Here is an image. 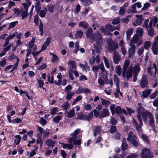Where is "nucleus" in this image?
Returning <instances> with one entry per match:
<instances>
[{
    "label": "nucleus",
    "mask_w": 158,
    "mask_h": 158,
    "mask_svg": "<svg viewBox=\"0 0 158 158\" xmlns=\"http://www.w3.org/2000/svg\"><path fill=\"white\" fill-rule=\"evenodd\" d=\"M151 89H146L142 92L143 96L144 98H146L151 93Z\"/></svg>",
    "instance_id": "obj_28"
},
{
    "label": "nucleus",
    "mask_w": 158,
    "mask_h": 158,
    "mask_svg": "<svg viewBox=\"0 0 158 158\" xmlns=\"http://www.w3.org/2000/svg\"><path fill=\"white\" fill-rule=\"evenodd\" d=\"M133 31L134 29L132 28H130L127 30L126 32V39L127 41L130 39L131 36L132 34Z\"/></svg>",
    "instance_id": "obj_20"
},
{
    "label": "nucleus",
    "mask_w": 158,
    "mask_h": 158,
    "mask_svg": "<svg viewBox=\"0 0 158 158\" xmlns=\"http://www.w3.org/2000/svg\"><path fill=\"white\" fill-rule=\"evenodd\" d=\"M61 119L60 116H57L54 118L53 121L56 123H58Z\"/></svg>",
    "instance_id": "obj_64"
},
{
    "label": "nucleus",
    "mask_w": 158,
    "mask_h": 158,
    "mask_svg": "<svg viewBox=\"0 0 158 158\" xmlns=\"http://www.w3.org/2000/svg\"><path fill=\"white\" fill-rule=\"evenodd\" d=\"M74 94V93L72 92H68L66 96V99L68 100H69L71 99L73 96Z\"/></svg>",
    "instance_id": "obj_49"
},
{
    "label": "nucleus",
    "mask_w": 158,
    "mask_h": 158,
    "mask_svg": "<svg viewBox=\"0 0 158 158\" xmlns=\"http://www.w3.org/2000/svg\"><path fill=\"white\" fill-rule=\"evenodd\" d=\"M92 32V28H89L86 32V36L87 37H90L91 40L94 43L95 48L97 51V52H99V50L101 48V45L102 44L101 35L100 33L97 32L93 34L91 36Z\"/></svg>",
    "instance_id": "obj_3"
},
{
    "label": "nucleus",
    "mask_w": 158,
    "mask_h": 158,
    "mask_svg": "<svg viewBox=\"0 0 158 158\" xmlns=\"http://www.w3.org/2000/svg\"><path fill=\"white\" fill-rule=\"evenodd\" d=\"M28 9H24L23 8L22 10V12L21 14V15L22 17V19H23L26 18L28 15Z\"/></svg>",
    "instance_id": "obj_25"
},
{
    "label": "nucleus",
    "mask_w": 158,
    "mask_h": 158,
    "mask_svg": "<svg viewBox=\"0 0 158 158\" xmlns=\"http://www.w3.org/2000/svg\"><path fill=\"white\" fill-rule=\"evenodd\" d=\"M60 143L61 144V146L64 149L67 148L69 149H72L73 147V145L72 144H65L62 143Z\"/></svg>",
    "instance_id": "obj_23"
},
{
    "label": "nucleus",
    "mask_w": 158,
    "mask_h": 158,
    "mask_svg": "<svg viewBox=\"0 0 158 158\" xmlns=\"http://www.w3.org/2000/svg\"><path fill=\"white\" fill-rule=\"evenodd\" d=\"M103 58L106 67L107 69H109L110 68V64L107 59L105 56H103Z\"/></svg>",
    "instance_id": "obj_41"
},
{
    "label": "nucleus",
    "mask_w": 158,
    "mask_h": 158,
    "mask_svg": "<svg viewBox=\"0 0 158 158\" xmlns=\"http://www.w3.org/2000/svg\"><path fill=\"white\" fill-rule=\"evenodd\" d=\"M69 106V104L68 102H65L62 106V108L65 110H67Z\"/></svg>",
    "instance_id": "obj_63"
},
{
    "label": "nucleus",
    "mask_w": 158,
    "mask_h": 158,
    "mask_svg": "<svg viewBox=\"0 0 158 158\" xmlns=\"http://www.w3.org/2000/svg\"><path fill=\"white\" fill-rule=\"evenodd\" d=\"M119 27H114L112 26L110 24L107 25L105 27H101L100 31L104 34H109L110 31H113L115 29H119Z\"/></svg>",
    "instance_id": "obj_5"
},
{
    "label": "nucleus",
    "mask_w": 158,
    "mask_h": 158,
    "mask_svg": "<svg viewBox=\"0 0 158 158\" xmlns=\"http://www.w3.org/2000/svg\"><path fill=\"white\" fill-rule=\"evenodd\" d=\"M47 78L48 79V81L49 83L51 84L53 83V75H52L51 78L50 74H48V75Z\"/></svg>",
    "instance_id": "obj_53"
},
{
    "label": "nucleus",
    "mask_w": 158,
    "mask_h": 158,
    "mask_svg": "<svg viewBox=\"0 0 158 158\" xmlns=\"http://www.w3.org/2000/svg\"><path fill=\"white\" fill-rule=\"evenodd\" d=\"M138 40V37L137 35H134L133 36V37L131 38V39L130 41L129 45H134V44L137 43Z\"/></svg>",
    "instance_id": "obj_14"
},
{
    "label": "nucleus",
    "mask_w": 158,
    "mask_h": 158,
    "mask_svg": "<svg viewBox=\"0 0 158 158\" xmlns=\"http://www.w3.org/2000/svg\"><path fill=\"white\" fill-rule=\"evenodd\" d=\"M133 133L132 131H130L128 134V136L127 138V140L130 141V143L135 147H137L138 145V142L136 140L137 139L136 136L132 135Z\"/></svg>",
    "instance_id": "obj_6"
},
{
    "label": "nucleus",
    "mask_w": 158,
    "mask_h": 158,
    "mask_svg": "<svg viewBox=\"0 0 158 158\" xmlns=\"http://www.w3.org/2000/svg\"><path fill=\"white\" fill-rule=\"evenodd\" d=\"M31 2L30 0H24L23 2L22 3L23 8L28 9L29 7L31 6Z\"/></svg>",
    "instance_id": "obj_15"
},
{
    "label": "nucleus",
    "mask_w": 158,
    "mask_h": 158,
    "mask_svg": "<svg viewBox=\"0 0 158 158\" xmlns=\"http://www.w3.org/2000/svg\"><path fill=\"white\" fill-rule=\"evenodd\" d=\"M12 67L10 71V72H12L17 69L18 66V64L17 63H15L14 65H12Z\"/></svg>",
    "instance_id": "obj_55"
},
{
    "label": "nucleus",
    "mask_w": 158,
    "mask_h": 158,
    "mask_svg": "<svg viewBox=\"0 0 158 158\" xmlns=\"http://www.w3.org/2000/svg\"><path fill=\"white\" fill-rule=\"evenodd\" d=\"M137 111L138 113L137 118L140 123L139 126L138 125L136 121L134 119H133V122L134 125L135 126L137 130L139 132H141L142 130L141 126L143 125L142 118L144 122L146 121L147 119V117H148L149 119V123L152 127L154 125V119L152 115L150 112H148L147 110H145L141 106L138 107Z\"/></svg>",
    "instance_id": "obj_1"
},
{
    "label": "nucleus",
    "mask_w": 158,
    "mask_h": 158,
    "mask_svg": "<svg viewBox=\"0 0 158 158\" xmlns=\"http://www.w3.org/2000/svg\"><path fill=\"white\" fill-rule=\"evenodd\" d=\"M152 50L154 54L156 55L158 53V43L154 42L153 43Z\"/></svg>",
    "instance_id": "obj_11"
},
{
    "label": "nucleus",
    "mask_w": 158,
    "mask_h": 158,
    "mask_svg": "<svg viewBox=\"0 0 158 158\" xmlns=\"http://www.w3.org/2000/svg\"><path fill=\"white\" fill-rule=\"evenodd\" d=\"M117 89L116 90V92L115 93V94L116 96V97H118L119 95L122 96V94L121 92L120 91V90L118 88V87H117Z\"/></svg>",
    "instance_id": "obj_61"
},
{
    "label": "nucleus",
    "mask_w": 158,
    "mask_h": 158,
    "mask_svg": "<svg viewBox=\"0 0 158 158\" xmlns=\"http://www.w3.org/2000/svg\"><path fill=\"white\" fill-rule=\"evenodd\" d=\"M75 114V112L73 109L71 110L70 111L67 113V116L69 118L72 117Z\"/></svg>",
    "instance_id": "obj_37"
},
{
    "label": "nucleus",
    "mask_w": 158,
    "mask_h": 158,
    "mask_svg": "<svg viewBox=\"0 0 158 158\" xmlns=\"http://www.w3.org/2000/svg\"><path fill=\"white\" fill-rule=\"evenodd\" d=\"M18 23V21H16L10 23L9 24L8 28L9 29L15 27L16 25Z\"/></svg>",
    "instance_id": "obj_44"
},
{
    "label": "nucleus",
    "mask_w": 158,
    "mask_h": 158,
    "mask_svg": "<svg viewBox=\"0 0 158 158\" xmlns=\"http://www.w3.org/2000/svg\"><path fill=\"white\" fill-rule=\"evenodd\" d=\"M55 142V141H53L51 139H48L46 141L45 143L48 146L52 147L54 146Z\"/></svg>",
    "instance_id": "obj_22"
},
{
    "label": "nucleus",
    "mask_w": 158,
    "mask_h": 158,
    "mask_svg": "<svg viewBox=\"0 0 158 158\" xmlns=\"http://www.w3.org/2000/svg\"><path fill=\"white\" fill-rule=\"evenodd\" d=\"M116 128L115 126H112L111 127L110 129V131L111 133L113 134L116 131Z\"/></svg>",
    "instance_id": "obj_60"
},
{
    "label": "nucleus",
    "mask_w": 158,
    "mask_h": 158,
    "mask_svg": "<svg viewBox=\"0 0 158 158\" xmlns=\"http://www.w3.org/2000/svg\"><path fill=\"white\" fill-rule=\"evenodd\" d=\"M148 29L147 30L148 31V33L149 35L152 37L154 35V32L152 26H149Z\"/></svg>",
    "instance_id": "obj_38"
},
{
    "label": "nucleus",
    "mask_w": 158,
    "mask_h": 158,
    "mask_svg": "<svg viewBox=\"0 0 158 158\" xmlns=\"http://www.w3.org/2000/svg\"><path fill=\"white\" fill-rule=\"evenodd\" d=\"M149 22V20L148 19H146L145 20L144 23L143 25V27H145L147 29H148V28H149V25H148V23Z\"/></svg>",
    "instance_id": "obj_46"
},
{
    "label": "nucleus",
    "mask_w": 158,
    "mask_h": 158,
    "mask_svg": "<svg viewBox=\"0 0 158 158\" xmlns=\"http://www.w3.org/2000/svg\"><path fill=\"white\" fill-rule=\"evenodd\" d=\"M99 77L98 80V83L101 85H103L104 84L106 76L103 73H101L99 74Z\"/></svg>",
    "instance_id": "obj_10"
},
{
    "label": "nucleus",
    "mask_w": 158,
    "mask_h": 158,
    "mask_svg": "<svg viewBox=\"0 0 158 158\" xmlns=\"http://www.w3.org/2000/svg\"><path fill=\"white\" fill-rule=\"evenodd\" d=\"M47 11V10L46 9L44 10H41L39 12V15L42 18L44 17L46 15Z\"/></svg>",
    "instance_id": "obj_42"
},
{
    "label": "nucleus",
    "mask_w": 158,
    "mask_h": 158,
    "mask_svg": "<svg viewBox=\"0 0 158 158\" xmlns=\"http://www.w3.org/2000/svg\"><path fill=\"white\" fill-rule=\"evenodd\" d=\"M143 30L141 28L138 27L136 30V34L135 35H137L138 37H142L143 35Z\"/></svg>",
    "instance_id": "obj_19"
},
{
    "label": "nucleus",
    "mask_w": 158,
    "mask_h": 158,
    "mask_svg": "<svg viewBox=\"0 0 158 158\" xmlns=\"http://www.w3.org/2000/svg\"><path fill=\"white\" fill-rule=\"evenodd\" d=\"M36 10L37 12H39L41 9V7L40 6V2L39 1H38L36 3L35 5Z\"/></svg>",
    "instance_id": "obj_47"
},
{
    "label": "nucleus",
    "mask_w": 158,
    "mask_h": 158,
    "mask_svg": "<svg viewBox=\"0 0 158 158\" xmlns=\"http://www.w3.org/2000/svg\"><path fill=\"white\" fill-rule=\"evenodd\" d=\"M136 6L135 4L132 5L131 6V9L129 10V11L132 13H135L136 12Z\"/></svg>",
    "instance_id": "obj_52"
},
{
    "label": "nucleus",
    "mask_w": 158,
    "mask_h": 158,
    "mask_svg": "<svg viewBox=\"0 0 158 158\" xmlns=\"http://www.w3.org/2000/svg\"><path fill=\"white\" fill-rule=\"evenodd\" d=\"M83 34V32L81 31H77L75 35L76 38H81L82 37Z\"/></svg>",
    "instance_id": "obj_35"
},
{
    "label": "nucleus",
    "mask_w": 158,
    "mask_h": 158,
    "mask_svg": "<svg viewBox=\"0 0 158 158\" xmlns=\"http://www.w3.org/2000/svg\"><path fill=\"white\" fill-rule=\"evenodd\" d=\"M69 64H70V67L69 68V69L72 70L76 68V66L75 64V62L73 60H70L69 62Z\"/></svg>",
    "instance_id": "obj_26"
},
{
    "label": "nucleus",
    "mask_w": 158,
    "mask_h": 158,
    "mask_svg": "<svg viewBox=\"0 0 158 158\" xmlns=\"http://www.w3.org/2000/svg\"><path fill=\"white\" fill-rule=\"evenodd\" d=\"M77 118L82 120H89L88 116L87 115L82 114H79Z\"/></svg>",
    "instance_id": "obj_21"
},
{
    "label": "nucleus",
    "mask_w": 158,
    "mask_h": 158,
    "mask_svg": "<svg viewBox=\"0 0 158 158\" xmlns=\"http://www.w3.org/2000/svg\"><path fill=\"white\" fill-rule=\"evenodd\" d=\"M92 114L94 113V115L96 117H99V115L100 114L99 113V112L97 110L94 109V110L92 111L91 112Z\"/></svg>",
    "instance_id": "obj_54"
},
{
    "label": "nucleus",
    "mask_w": 158,
    "mask_h": 158,
    "mask_svg": "<svg viewBox=\"0 0 158 158\" xmlns=\"http://www.w3.org/2000/svg\"><path fill=\"white\" fill-rule=\"evenodd\" d=\"M82 98V97L81 95H80L74 99V101H73V103L72 105H75L76 103L79 101L80 100H81Z\"/></svg>",
    "instance_id": "obj_39"
},
{
    "label": "nucleus",
    "mask_w": 158,
    "mask_h": 158,
    "mask_svg": "<svg viewBox=\"0 0 158 158\" xmlns=\"http://www.w3.org/2000/svg\"><path fill=\"white\" fill-rule=\"evenodd\" d=\"M126 155V152H123L119 156L115 155L114 156L113 158H124Z\"/></svg>",
    "instance_id": "obj_50"
},
{
    "label": "nucleus",
    "mask_w": 158,
    "mask_h": 158,
    "mask_svg": "<svg viewBox=\"0 0 158 158\" xmlns=\"http://www.w3.org/2000/svg\"><path fill=\"white\" fill-rule=\"evenodd\" d=\"M130 64V61L128 60H126L124 63L122 71V75L124 78L126 77L127 80L131 78L133 73L138 74L140 70L139 64L136 63L133 68L131 65L128 67Z\"/></svg>",
    "instance_id": "obj_2"
},
{
    "label": "nucleus",
    "mask_w": 158,
    "mask_h": 158,
    "mask_svg": "<svg viewBox=\"0 0 158 158\" xmlns=\"http://www.w3.org/2000/svg\"><path fill=\"white\" fill-rule=\"evenodd\" d=\"M94 136L101 133V129L100 127L99 126L96 127H94Z\"/></svg>",
    "instance_id": "obj_18"
},
{
    "label": "nucleus",
    "mask_w": 158,
    "mask_h": 158,
    "mask_svg": "<svg viewBox=\"0 0 158 158\" xmlns=\"http://www.w3.org/2000/svg\"><path fill=\"white\" fill-rule=\"evenodd\" d=\"M21 139V138L19 135H18L15 136V142L16 145H18L20 143Z\"/></svg>",
    "instance_id": "obj_45"
},
{
    "label": "nucleus",
    "mask_w": 158,
    "mask_h": 158,
    "mask_svg": "<svg viewBox=\"0 0 158 158\" xmlns=\"http://www.w3.org/2000/svg\"><path fill=\"white\" fill-rule=\"evenodd\" d=\"M115 107V105L114 104H111L110 107V109L112 113V115H114V108Z\"/></svg>",
    "instance_id": "obj_58"
},
{
    "label": "nucleus",
    "mask_w": 158,
    "mask_h": 158,
    "mask_svg": "<svg viewBox=\"0 0 158 158\" xmlns=\"http://www.w3.org/2000/svg\"><path fill=\"white\" fill-rule=\"evenodd\" d=\"M147 71L151 76L154 77L156 75V64H153L152 66L149 67Z\"/></svg>",
    "instance_id": "obj_7"
},
{
    "label": "nucleus",
    "mask_w": 158,
    "mask_h": 158,
    "mask_svg": "<svg viewBox=\"0 0 158 158\" xmlns=\"http://www.w3.org/2000/svg\"><path fill=\"white\" fill-rule=\"evenodd\" d=\"M109 111L108 109L106 108H103L102 112L99 115V117L101 118L105 117L109 115Z\"/></svg>",
    "instance_id": "obj_16"
},
{
    "label": "nucleus",
    "mask_w": 158,
    "mask_h": 158,
    "mask_svg": "<svg viewBox=\"0 0 158 158\" xmlns=\"http://www.w3.org/2000/svg\"><path fill=\"white\" fill-rule=\"evenodd\" d=\"M100 100L102 104L105 107H107L110 104V101L106 99L101 98Z\"/></svg>",
    "instance_id": "obj_31"
},
{
    "label": "nucleus",
    "mask_w": 158,
    "mask_h": 158,
    "mask_svg": "<svg viewBox=\"0 0 158 158\" xmlns=\"http://www.w3.org/2000/svg\"><path fill=\"white\" fill-rule=\"evenodd\" d=\"M81 132V130L78 129L74 131L73 132L71 133L70 135L72 137L69 139V143H73V144L74 145H80L81 143L82 140L79 139V137H81V135L78 137V139H77V138L78 137L77 135Z\"/></svg>",
    "instance_id": "obj_4"
},
{
    "label": "nucleus",
    "mask_w": 158,
    "mask_h": 158,
    "mask_svg": "<svg viewBox=\"0 0 158 158\" xmlns=\"http://www.w3.org/2000/svg\"><path fill=\"white\" fill-rule=\"evenodd\" d=\"M151 45V43L149 41H147L145 42L144 44V48L146 49L149 48Z\"/></svg>",
    "instance_id": "obj_36"
},
{
    "label": "nucleus",
    "mask_w": 158,
    "mask_h": 158,
    "mask_svg": "<svg viewBox=\"0 0 158 158\" xmlns=\"http://www.w3.org/2000/svg\"><path fill=\"white\" fill-rule=\"evenodd\" d=\"M158 21V19L156 17H154L153 19L150 21L149 26H155Z\"/></svg>",
    "instance_id": "obj_24"
},
{
    "label": "nucleus",
    "mask_w": 158,
    "mask_h": 158,
    "mask_svg": "<svg viewBox=\"0 0 158 158\" xmlns=\"http://www.w3.org/2000/svg\"><path fill=\"white\" fill-rule=\"evenodd\" d=\"M141 157L142 158H152L150 150L147 149H143Z\"/></svg>",
    "instance_id": "obj_8"
},
{
    "label": "nucleus",
    "mask_w": 158,
    "mask_h": 158,
    "mask_svg": "<svg viewBox=\"0 0 158 158\" xmlns=\"http://www.w3.org/2000/svg\"><path fill=\"white\" fill-rule=\"evenodd\" d=\"M37 82L38 83V86L40 88L43 87V86L44 85V83L43 81L41 79H37Z\"/></svg>",
    "instance_id": "obj_43"
},
{
    "label": "nucleus",
    "mask_w": 158,
    "mask_h": 158,
    "mask_svg": "<svg viewBox=\"0 0 158 158\" xmlns=\"http://www.w3.org/2000/svg\"><path fill=\"white\" fill-rule=\"evenodd\" d=\"M50 54L52 56V61L55 62L59 60L58 57L55 54L50 52Z\"/></svg>",
    "instance_id": "obj_29"
},
{
    "label": "nucleus",
    "mask_w": 158,
    "mask_h": 158,
    "mask_svg": "<svg viewBox=\"0 0 158 158\" xmlns=\"http://www.w3.org/2000/svg\"><path fill=\"white\" fill-rule=\"evenodd\" d=\"M3 7H2L0 8V20L2 19L3 20L5 19V16L6 15V14L3 13Z\"/></svg>",
    "instance_id": "obj_27"
},
{
    "label": "nucleus",
    "mask_w": 158,
    "mask_h": 158,
    "mask_svg": "<svg viewBox=\"0 0 158 158\" xmlns=\"http://www.w3.org/2000/svg\"><path fill=\"white\" fill-rule=\"evenodd\" d=\"M39 16L38 15H35L34 17V21L36 26H37L38 24Z\"/></svg>",
    "instance_id": "obj_57"
},
{
    "label": "nucleus",
    "mask_w": 158,
    "mask_h": 158,
    "mask_svg": "<svg viewBox=\"0 0 158 158\" xmlns=\"http://www.w3.org/2000/svg\"><path fill=\"white\" fill-rule=\"evenodd\" d=\"M37 134L40 137L43 133V128L40 127L38 126L37 127Z\"/></svg>",
    "instance_id": "obj_33"
},
{
    "label": "nucleus",
    "mask_w": 158,
    "mask_h": 158,
    "mask_svg": "<svg viewBox=\"0 0 158 158\" xmlns=\"http://www.w3.org/2000/svg\"><path fill=\"white\" fill-rule=\"evenodd\" d=\"M16 34L17 32H15L12 34L10 35L8 37H7L6 38L10 41L11 40L13 39L15 36H16L17 34Z\"/></svg>",
    "instance_id": "obj_56"
},
{
    "label": "nucleus",
    "mask_w": 158,
    "mask_h": 158,
    "mask_svg": "<svg viewBox=\"0 0 158 158\" xmlns=\"http://www.w3.org/2000/svg\"><path fill=\"white\" fill-rule=\"evenodd\" d=\"M6 64V60L4 59L0 61V66L1 67L5 66Z\"/></svg>",
    "instance_id": "obj_62"
},
{
    "label": "nucleus",
    "mask_w": 158,
    "mask_h": 158,
    "mask_svg": "<svg viewBox=\"0 0 158 158\" xmlns=\"http://www.w3.org/2000/svg\"><path fill=\"white\" fill-rule=\"evenodd\" d=\"M39 122L42 126H44L46 124L47 121L43 117H41L40 119Z\"/></svg>",
    "instance_id": "obj_48"
},
{
    "label": "nucleus",
    "mask_w": 158,
    "mask_h": 158,
    "mask_svg": "<svg viewBox=\"0 0 158 158\" xmlns=\"http://www.w3.org/2000/svg\"><path fill=\"white\" fill-rule=\"evenodd\" d=\"M79 26L82 27L84 29H86L88 27L87 23L84 21H81L79 23Z\"/></svg>",
    "instance_id": "obj_30"
},
{
    "label": "nucleus",
    "mask_w": 158,
    "mask_h": 158,
    "mask_svg": "<svg viewBox=\"0 0 158 158\" xmlns=\"http://www.w3.org/2000/svg\"><path fill=\"white\" fill-rule=\"evenodd\" d=\"M13 10L14 11V14L16 15H19L21 12L20 10L17 8H15Z\"/></svg>",
    "instance_id": "obj_59"
},
{
    "label": "nucleus",
    "mask_w": 158,
    "mask_h": 158,
    "mask_svg": "<svg viewBox=\"0 0 158 158\" xmlns=\"http://www.w3.org/2000/svg\"><path fill=\"white\" fill-rule=\"evenodd\" d=\"M114 63L118 64L120 59V56L117 53H114Z\"/></svg>",
    "instance_id": "obj_17"
},
{
    "label": "nucleus",
    "mask_w": 158,
    "mask_h": 158,
    "mask_svg": "<svg viewBox=\"0 0 158 158\" xmlns=\"http://www.w3.org/2000/svg\"><path fill=\"white\" fill-rule=\"evenodd\" d=\"M115 72L118 75H121L122 72V68L120 66L118 65L116 67Z\"/></svg>",
    "instance_id": "obj_32"
},
{
    "label": "nucleus",
    "mask_w": 158,
    "mask_h": 158,
    "mask_svg": "<svg viewBox=\"0 0 158 158\" xmlns=\"http://www.w3.org/2000/svg\"><path fill=\"white\" fill-rule=\"evenodd\" d=\"M58 111V108L54 107L51 110V114L54 115Z\"/></svg>",
    "instance_id": "obj_51"
},
{
    "label": "nucleus",
    "mask_w": 158,
    "mask_h": 158,
    "mask_svg": "<svg viewBox=\"0 0 158 158\" xmlns=\"http://www.w3.org/2000/svg\"><path fill=\"white\" fill-rule=\"evenodd\" d=\"M130 46L131 47L128 51L129 57V58H131L132 57L133 54L135 52V45H131Z\"/></svg>",
    "instance_id": "obj_13"
},
{
    "label": "nucleus",
    "mask_w": 158,
    "mask_h": 158,
    "mask_svg": "<svg viewBox=\"0 0 158 158\" xmlns=\"http://www.w3.org/2000/svg\"><path fill=\"white\" fill-rule=\"evenodd\" d=\"M114 83L116 85L117 87H118L119 83V80L116 75H114Z\"/></svg>",
    "instance_id": "obj_34"
},
{
    "label": "nucleus",
    "mask_w": 158,
    "mask_h": 158,
    "mask_svg": "<svg viewBox=\"0 0 158 158\" xmlns=\"http://www.w3.org/2000/svg\"><path fill=\"white\" fill-rule=\"evenodd\" d=\"M140 85L142 88L146 87L148 84V80L147 77L145 76H143L140 80Z\"/></svg>",
    "instance_id": "obj_9"
},
{
    "label": "nucleus",
    "mask_w": 158,
    "mask_h": 158,
    "mask_svg": "<svg viewBox=\"0 0 158 158\" xmlns=\"http://www.w3.org/2000/svg\"><path fill=\"white\" fill-rule=\"evenodd\" d=\"M90 63L92 64L96 62L97 63H99L100 62V58L99 55H97L96 56H93L92 59H90L89 60Z\"/></svg>",
    "instance_id": "obj_12"
},
{
    "label": "nucleus",
    "mask_w": 158,
    "mask_h": 158,
    "mask_svg": "<svg viewBox=\"0 0 158 158\" xmlns=\"http://www.w3.org/2000/svg\"><path fill=\"white\" fill-rule=\"evenodd\" d=\"M79 65L83 71L86 72L87 70L89 69L88 66L87 65H84L81 64H79Z\"/></svg>",
    "instance_id": "obj_40"
}]
</instances>
